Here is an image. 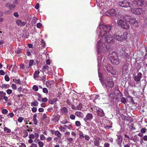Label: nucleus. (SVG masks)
<instances>
[{
    "mask_svg": "<svg viewBox=\"0 0 147 147\" xmlns=\"http://www.w3.org/2000/svg\"><path fill=\"white\" fill-rule=\"evenodd\" d=\"M112 27V26L100 24L97 28V33L99 36L103 37L109 32Z\"/></svg>",
    "mask_w": 147,
    "mask_h": 147,
    "instance_id": "f257e3e1",
    "label": "nucleus"
},
{
    "mask_svg": "<svg viewBox=\"0 0 147 147\" xmlns=\"http://www.w3.org/2000/svg\"><path fill=\"white\" fill-rule=\"evenodd\" d=\"M107 44L105 43L104 44V47L102 46V40L100 39L98 41L96 45V47L98 53L101 52H105L106 50L109 49L110 48V46L109 45H107Z\"/></svg>",
    "mask_w": 147,
    "mask_h": 147,
    "instance_id": "f03ea898",
    "label": "nucleus"
},
{
    "mask_svg": "<svg viewBox=\"0 0 147 147\" xmlns=\"http://www.w3.org/2000/svg\"><path fill=\"white\" fill-rule=\"evenodd\" d=\"M99 4L100 8L103 10L104 12H107L108 11L109 14L112 16H114L116 14V11L114 9L108 11V7H107V5L104 2H101L100 3H99Z\"/></svg>",
    "mask_w": 147,
    "mask_h": 147,
    "instance_id": "7ed1b4c3",
    "label": "nucleus"
},
{
    "mask_svg": "<svg viewBox=\"0 0 147 147\" xmlns=\"http://www.w3.org/2000/svg\"><path fill=\"white\" fill-rule=\"evenodd\" d=\"M104 68L105 70H106L108 74H111L113 75L116 74V72L113 67L110 64H107L104 66Z\"/></svg>",
    "mask_w": 147,
    "mask_h": 147,
    "instance_id": "20e7f679",
    "label": "nucleus"
},
{
    "mask_svg": "<svg viewBox=\"0 0 147 147\" xmlns=\"http://www.w3.org/2000/svg\"><path fill=\"white\" fill-rule=\"evenodd\" d=\"M117 23L118 25L121 26L122 28L128 29L129 28V24L123 20L120 19L118 21Z\"/></svg>",
    "mask_w": 147,
    "mask_h": 147,
    "instance_id": "39448f33",
    "label": "nucleus"
},
{
    "mask_svg": "<svg viewBox=\"0 0 147 147\" xmlns=\"http://www.w3.org/2000/svg\"><path fill=\"white\" fill-rule=\"evenodd\" d=\"M125 18L126 20H128L127 21H129L132 25L137 27L138 26V23L137 20L135 18H131L129 16H127L125 17Z\"/></svg>",
    "mask_w": 147,
    "mask_h": 147,
    "instance_id": "423d86ee",
    "label": "nucleus"
},
{
    "mask_svg": "<svg viewBox=\"0 0 147 147\" xmlns=\"http://www.w3.org/2000/svg\"><path fill=\"white\" fill-rule=\"evenodd\" d=\"M105 83L107 87L112 88L114 86V82L109 77H107L105 79Z\"/></svg>",
    "mask_w": 147,
    "mask_h": 147,
    "instance_id": "0eeeda50",
    "label": "nucleus"
},
{
    "mask_svg": "<svg viewBox=\"0 0 147 147\" xmlns=\"http://www.w3.org/2000/svg\"><path fill=\"white\" fill-rule=\"evenodd\" d=\"M119 5L121 7H131V4L127 1L126 0H123L119 2Z\"/></svg>",
    "mask_w": 147,
    "mask_h": 147,
    "instance_id": "6e6552de",
    "label": "nucleus"
},
{
    "mask_svg": "<svg viewBox=\"0 0 147 147\" xmlns=\"http://www.w3.org/2000/svg\"><path fill=\"white\" fill-rule=\"evenodd\" d=\"M131 11L133 14L136 15H139L143 12L142 9L140 8H132L131 9Z\"/></svg>",
    "mask_w": 147,
    "mask_h": 147,
    "instance_id": "1a4fd4ad",
    "label": "nucleus"
},
{
    "mask_svg": "<svg viewBox=\"0 0 147 147\" xmlns=\"http://www.w3.org/2000/svg\"><path fill=\"white\" fill-rule=\"evenodd\" d=\"M108 58L110 59L111 62L113 60V61L116 59H118V57L117 53L116 52H113L109 55Z\"/></svg>",
    "mask_w": 147,
    "mask_h": 147,
    "instance_id": "9d476101",
    "label": "nucleus"
},
{
    "mask_svg": "<svg viewBox=\"0 0 147 147\" xmlns=\"http://www.w3.org/2000/svg\"><path fill=\"white\" fill-rule=\"evenodd\" d=\"M105 40L108 43H112L113 42V40L112 36L109 34H107L105 35Z\"/></svg>",
    "mask_w": 147,
    "mask_h": 147,
    "instance_id": "9b49d317",
    "label": "nucleus"
},
{
    "mask_svg": "<svg viewBox=\"0 0 147 147\" xmlns=\"http://www.w3.org/2000/svg\"><path fill=\"white\" fill-rule=\"evenodd\" d=\"M126 48L125 46H123L121 48V50L119 52L120 55L122 57H126L127 53L125 52Z\"/></svg>",
    "mask_w": 147,
    "mask_h": 147,
    "instance_id": "f8f14e48",
    "label": "nucleus"
},
{
    "mask_svg": "<svg viewBox=\"0 0 147 147\" xmlns=\"http://www.w3.org/2000/svg\"><path fill=\"white\" fill-rule=\"evenodd\" d=\"M67 128L69 129H72V125L69 124L67 125H64L63 126H60L59 127V130L63 132H65V130H66Z\"/></svg>",
    "mask_w": 147,
    "mask_h": 147,
    "instance_id": "ddd939ff",
    "label": "nucleus"
},
{
    "mask_svg": "<svg viewBox=\"0 0 147 147\" xmlns=\"http://www.w3.org/2000/svg\"><path fill=\"white\" fill-rule=\"evenodd\" d=\"M93 117V116L92 114L90 113H88L86 114V117L84 119V120L87 123V121L92 119Z\"/></svg>",
    "mask_w": 147,
    "mask_h": 147,
    "instance_id": "4468645a",
    "label": "nucleus"
},
{
    "mask_svg": "<svg viewBox=\"0 0 147 147\" xmlns=\"http://www.w3.org/2000/svg\"><path fill=\"white\" fill-rule=\"evenodd\" d=\"M133 2L135 6H139L143 5V0H135Z\"/></svg>",
    "mask_w": 147,
    "mask_h": 147,
    "instance_id": "2eb2a0df",
    "label": "nucleus"
},
{
    "mask_svg": "<svg viewBox=\"0 0 147 147\" xmlns=\"http://www.w3.org/2000/svg\"><path fill=\"white\" fill-rule=\"evenodd\" d=\"M16 24L18 26L22 27L26 24V22L24 21H22L20 20H18L16 21Z\"/></svg>",
    "mask_w": 147,
    "mask_h": 147,
    "instance_id": "dca6fc26",
    "label": "nucleus"
},
{
    "mask_svg": "<svg viewBox=\"0 0 147 147\" xmlns=\"http://www.w3.org/2000/svg\"><path fill=\"white\" fill-rule=\"evenodd\" d=\"M142 77V73L140 72H139L138 73L137 75L134 77V79L136 82H139L140 80Z\"/></svg>",
    "mask_w": 147,
    "mask_h": 147,
    "instance_id": "f3484780",
    "label": "nucleus"
},
{
    "mask_svg": "<svg viewBox=\"0 0 147 147\" xmlns=\"http://www.w3.org/2000/svg\"><path fill=\"white\" fill-rule=\"evenodd\" d=\"M122 72L123 74H125L128 72V66L126 65H123L122 68Z\"/></svg>",
    "mask_w": 147,
    "mask_h": 147,
    "instance_id": "a211bd4d",
    "label": "nucleus"
},
{
    "mask_svg": "<svg viewBox=\"0 0 147 147\" xmlns=\"http://www.w3.org/2000/svg\"><path fill=\"white\" fill-rule=\"evenodd\" d=\"M96 113L97 115L100 117H102L105 115V114L103 110L100 108H99V109H98Z\"/></svg>",
    "mask_w": 147,
    "mask_h": 147,
    "instance_id": "6ab92c4d",
    "label": "nucleus"
},
{
    "mask_svg": "<svg viewBox=\"0 0 147 147\" xmlns=\"http://www.w3.org/2000/svg\"><path fill=\"white\" fill-rule=\"evenodd\" d=\"M101 140L100 138L97 137L95 138L94 141V144L95 146H98L100 145L99 140Z\"/></svg>",
    "mask_w": 147,
    "mask_h": 147,
    "instance_id": "aec40b11",
    "label": "nucleus"
},
{
    "mask_svg": "<svg viewBox=\"0 0 147 147\" xmlns=\"http://www.w3.org/2000/svg\"><path fill=\"white\" fill-rule=\"evenodd\" d=\"M117 138L116 140L117 144L119 145H120L123 140V138L120 135H117Z\"/></svg>",
    "mask_w": 147,
    "mask_h": 147,
    "instance_id": "412c9836",
    "label": "nucleus"
},
{
    "mask_svg": "<svg viewBox=\"0 0 147 147\" xmlns=\"http://www.w3.org/2000/svg\"><path fill=\"white\" fill-rule=\"evenodd\" d=\"M42 69L44 71L47 70L48 71V72L49 73H52V71L50 69L49 67V66L47 65H44L42 67Z\"/></svg>",
    "mask_w": 147,
    "mask_h": 147,
    "instance_id": "4be33fe9",
    "label": "nucleus"
},
{
    "mask_svg": "<svg viewBox=\"0 0 147 147\" xmlns=\"http://www.w3.org/2000/svg\"><path fill=\"white\" fill-rule=\"evenodd\" d=\"M39 71H36L35 72L34 74V78L35 79L37 80H38L40 79L39 77Z\"/></svg>",
    "mask_w": 147,
    "mask_h": 147,
    "instance_id": "5701e85b",
    "label": "nucleus"
},
{
    "mask_svg": "<svg viewBox=\"0 0 147 147\" xmlns=\"http://www.w3.org/2000/svg\"><path fill=\"white\" fill-rule=\"evenodd\" d=\"M55 136H57V137L56 139L58 140H60L61 139V134L58 131H56L55 132Z\"/></svg>",
    "mask_w": 147,
    "mask_h": 147,
    "instance_id": "b1692460",
    "label": "nucleus"
},
{
    "mask_svg": "<svg viewBox=\"0 0 147 147\" xmlns=\"http://www.w3.org/2000/svg\"><path fill=\"white\" fill-rule=\"evenodd\" d=\"M61 112L63 114H67L68 113V110L65 107H62L61 109Z\"/></svg>",
    "mask_w": 147,
    "mask_h": 147,
    "instance_id": "393cba45",
    "label": "nucleus"
},
{
    "mask_svg": "<svg viewBox=\"0 0 147 147\" xmlns=\"http://www.w3.org/2000/svg\"><path fill=\"white\" fill-rule=\"evenodd\" d=\"M75 115L79 118H82L84 117L83 114L80 111H76Z\"/></svg>",
    "mask_w": 147,
    "mask_h": 147,
    "instance_id": "a878e982",
    "label": "nucleus"
},
{
    "mask_svg": "<svg viewBox=\"0 0 147 147\" xmlns=\"http://www.w3.org/2000/svg\"><path fill=\"white\" fill-rule=\"evenodd\" d=\"M121 37V39H122L121 41H123L124 40H126L127 38V32H124L123 34L120 36Z\"/></svg>",
    "mask_w": 147,
    "mask_h": 147,
    "instance_id": "bb28decb",
    "label": "nucleus"
},
{
    "mask_svg": "<svg viewBox=\"0 0 147 147\" xmlns=\"http://www.w3.org/2000/svg\"><path fill=\"white\" fill-rule=\"evenodd\" d=\"M113 37L114 39L118 41H121V40H122V39H121V37L119 35L115 34L113 35Z\"/></svg>",
    "mask_w": 147,
    "mask_h": 147,
    "instance_id": "cd10ccee",
    "label": "nucleus"
},
{
    "mask_svg": "<svg viewBox=\"0 0 147 147\" xmlns=\"http://www.w3.org/2000/svg\"><path fill=\"white\" fill-rule=\"evenodd\" d=\"M111 62L114 65H117L119 64V58H118V59H116L113 61V60H112Z\"/></svg>",
    "mask_w": 147,
    "mask_h": 147,
    "instance_id": "c85d7f7f",
    "label": "nucleus"
},
{
    "mask_svg": "<svg viewBox=\"0 0 147 147\" xmlns=\"http://www.w3.org/2000/svg\"><path fill=\"white\" fill-rule=\"evenodd\" d=\"M6 93L3 92H0V100L3 99V98L5 96Z\"/></svg>",
    "mask_w": 147,
    "mask_h": 147,
    "instance_id": "c756f323",
    "label": "nucleus"
},
{
    "mask_svg": "<svg viewBox=\"0 0 147 147\" xmlns=\"http://www.w3.org/2000/svg\"><path fill=\"white\" fill-rule=\"evenodd\" d=\"M38 104V102L36 101L35 100L33 102H32L31 104V106L32 107L37 106Z\"/></svg>",
    "mask_w": 147,
    "mask_h": 147,
    "instance_id": "7c9ffc66",
    "label": "nucleus"
},
{
    "mask_svg": "<svg viewBox=\"0 0 147 147\" xmlns=\"http://www.w3.org/2000/svg\"><path fill=\"white\" fill-rule=\"evenodd\" d=\"M34 61L33 60H30L29 65L28 67V68H31V66L33 65Z\"/></svg>",
    "mask_w": 147,
    "mask_h": 147,
    "instance_id": "2f4dec72",
    "label": "nucleus"
},
{
    "mask_svg": "<svg viewBox=\"0 0 147 147\" xmlns=\"http://www.w3.org/2000/svg\"><path fill=\"white\" fill-rule=\"evenodd\" d=\"M99 108H98L94 106L92 107L91 108V109L92 111H94L96 113L97 111H98V109H99Z\"/></svg>",
    "mask_w": 147,
    "mask_h": 147,
    "instance_id": "473e14b6",
    "label": "nucleus"
},
{
    "mask_svg": "<svg viewBox=\"0 0 147 147\" xmlns=\"http://www.w3.org/2000/svg\"><path fill=\"white\" fill-rule=\"evenodd\" d=\"M4 131L7 133H10L11 132V130L7 128V127H5L4 128Z\"/></svg>",
    "mask_w": 147,
    "mask_h": 147,
    "instance_id": "72a5a7b5",
    "label": "nucleus"
},
{
    "mask_svg": "<svg viewBox=\"0 0 147 147\" xmlns=\"http://www.w3.org/2000/svg\"><path fill=\"white\" fill-rule=\"evenodd\" d=\"M23 137L24 138H26L28 136V133L26 130H24L23 133Z\"/></svg>",
    "mask_w": 147,
    "mask_h": 147,
    "instance_id": "f704fd0d",
    "label": "nucleus"
},
{
    "mask_svg": "<svg viewBox=\"0 0 147 147\" xmlns=\"http://www.w3.org/2000/svg\"><path fill=\"white\" fill-rule=\"evenodd\" d=\"M127 98L129 100V101H130L131 102L133 103V104H134L135 102H134L133 98L131 97L130 96H129L127 97Z\"/></svg>",
    "mask_w": 147,
    "mask_h": 147,
    "instance_id": "c9c22d12",
    "label": "nucleus"
},
{
    "mask_svg": "<svg viewBox=\"0 0 147 147\" xmlns=\"http://www.w3.org/2000/svg\"><path fill=\"white\" fill-rule=\"evenodd\" d=\"M121 102L124 104H125L126 102V99L124 97H123L121 98Z\"/></svg>",
    "mask_w": 147,
    "mask_h": 147,
    "instance_id": "e433bc0d",
    "label": "nucleus"
},
{
    "mask_svg": "<svg viewBox=\"0 0 147 147\" xmlns=\"http://www.w3.org/2000/svg\"><path fill=\"white\" fill-rule=\"evenodd\" d=\"M16 5H15L11 4L9 6V8L11 9H13L15 7H16Z\"/></svg>",
    "mask_w": 147,
    "mask_h": 147,
    "instance_id": "4c0bfd02",
    "label": "nucleus"
},
{
    "mask_svg": "<svg viewBox=\"0 0 147 147\" xmlns=\"http://www.w3.org/2000/svg\"><path fill=\"white\" fill-rule=\"evenodd\" d=\"M76 108L78 110H81L82 108V106L81 103H79V105L76 107Z\"/></svg>",
    "mask_w": 147,
    "mask_h": 147,
    "instance_id": "58836bf2",
    "label": "nucleus"
},
{
    "mask_svg": "<svg viewBox=\"0 0 147 147\" xmlns=\"http://www.w3.org/2000/svg\"><path fill=\"white\" fill-rule=\"evenodd\" d=\"M43 92L46 94H47L48 93V91L47 88H44L42 89Z\"/></svg>",
    "mask_w": 147,
    "mask_h": 147,
    "instance_id": "ea45409f",
    "label": "nucleus"
},
{
    "mask_svg": "<svg viewBox=\"0 0 147 147\" xmlns=\"http://www.w3.org/2000/svg\"><path fill=\"white\" fill-rule=\"evenodd\" d=\"M38 145L40 147H42L44 145V143L40 141L38 142Z\"/></svg>",
    "mask_w": 147,
    "mask_h": 147,
    "instance_id": "a19ab883",
    "label": "nucleus"
},
{
    "mask_svg": "<svg viewBox=\"0 0 147 147\" xmlns=\"http://www.w3.org/2000/svg\"><path fill=\"white\" fill-rule=\"evenodd\" d=\"M79 135L80 136V138L81 139L83 138H84V136L82 132L80 131L79 133Z\"/></svg>",
    "mask_w": 147,
    "mask_h": 147,
    "instance_id": "79ce46f5",
    "label": "nucleus"
},
{
    "mask_svg": "<svg viewBox=\"0 0 147 147\" xmlns=\"http://www.w3.org/2000/svg\"><path fill=\"white\" fill-rule=\"evenodd\" d=\"M32 88L34 90L36 91H37L38 89V87L35 85H34L33 86Z\"/></svg>",
    "mask_w": 147,
    "mask_h": 147,
    "instance_id": "37998d69",
    "label": "nucleus"
},
{
    "mask_svg": "<svg viewBox=\"0 0 147 147\" xmlns=\"http://www.w3.org/2000/svg\"><path fill=\"white\" fill-rule=\"evenodd\" d=\"M104 147H110V144L108 142H105L104 144Z\"/></svg>",
    "mask_w": 147,
    "mask_h": 147,
    "instance_id": "c03bdc74",
    "label": "nucleus"
},
{
    "mask_svg": "<svg viewBox=\"0 0 147 147\" xmlns=\"http://www.w3.org/2000/svg\"><path fill=\"white\" fill-rule=\"evenodd\" d=\"M76 125L77 127H79L81 125V123L80 121H76L75 122Z\"/></svg>",
    "mask_w": 147,
    "mask_h": 147,
    "instance_id": "a18cd8bd",
    "label": "nucleus"
},
{
    "mask_svg": "<svg viewBox=\"0 0 147 147\" xmlns=\"http://www.w3.org/2000/svg\"><path fill=\"white\" fill-rule=\"evenodd\" d=\"M14 82L16 83V84H21V81L19 79H18V80H15V81H14Z\"/></svg>",
    "mask_w": 147,
    "mask_h": 147,
    "instance_id": "49530a36",
    "label": "nucleus"
},
{
    "mask_svg": "<svg viewBox=\"0 0 147 147\" xmlns=\"http://www.w3.org/2000/svg\"><path fill=\"white\" fill-rule=\"evenodd\" d=\"M38 100L39 101H41L42 100V98L41 95L39 94L38 95Z\"/></svg>",
    "mask_w": 147,
    "mask_h": 147,
    "instance_id": "de8ad7c7",
    "label": "nucleus"
},
{
    "mask_svg": "<svg viewBox=\"0 0 147 147\" xmlns=\"http://www.w3.org/2000/svg\"><path fill=\"white\" fill-rule=\"evenodd\" d=\"M14 116V114L13 113H9L8 115L7 116L8 117L10 118H12Z\"/></svg>",
    "mask_w": 147,
    "mask_h": 147,
    "instance_id": "09e8293b",
    "label": "nucleus"
},
{
    "mask_svg": "<svg viewBox=\"0 0 147 147\" xmlns=\"http://www.w3.org/2000/svg\"><path fill=\"white\" fill-rule=\"evenodd\" d=\"M107 139H108V141L109 142H110L111 143H112L113 142V138L111 137L107 138Z\"/></svg>",
    "mask_w": 147,
    "mask_h": 147,
    "instance_id": "8fccbe9b",
    "label": "nucleus"
},
{
    "mask_svg": "<svg viewBox=\"0 0 147 147\" xmlns=\"http://www.w3.org/2000/svg\"><path fill=\"white\" fill-rule=\"evenodd\" d=\"M2 112L3 114H6L7 113L8 111L6 109H3L2 110Z\"/></svg>",
    "mask_w": 147,
    "mask_h": 147,
    "instance_id": "3c124183",
    "label": "nucleus"
},
{
    "mask_svg": "<svg viewBox=\"0 0 147 147\" xmlns=\"http://www.w3.org/2000/svg\"><path fill=\"white\" fill-rule=\"evenodd\" d=\"M75 118H76L75 116L74 115H73L72 114L70 115V118L72 120L75 119Z\"/></svg>",
    "mask_w": 147,
    "mask_h": 147,
    "instance_id": "603ef678",
    "label": "nucleus"
},
{
    "mask_svg": "<svg viewBox=\"0 0 147 147\" xmlns=\"http://www.w3.org/2000/svg\"><path fill=\"white\" fill-rule=\"evenodd\" d=\"M33 120L34 121V124L36 125L37 124V120L36 119V118H33Z\"/></svg>",
    "mask_w": 147,
    "mask_h": 147,
    "instance_id": "864d4df0",
    "label": "nucleus"
},
{
    "mask_svg": "<svg viewBox=\"0 0 147 147\" xmlns=\"http://www.w3.org/2000/svg\"><path fill=\"white\" fill-rule=\"evenodd\" d=\"M23 120L24 118L22 117H20L18 118V121L19 122L21 123Z\"/></svg>",
    "mask_w": 147,
    "mask_h": 147,
    "instance_id": "5fc2aeb1",
    "label": "nucleus"
},
{
    "mask_svg": "<svg viewBox=\"0 0 147 147\" xmlns=\"http://www.w3.org/2000/svg\"><path fill=\"white\" fill-rule=\"evenodd\" d=\"M99 97V96L98 95L94 94L93 96V98H94L95 100L97 99Z\"/></svg>",
    "mask_w": 147,
    "mask_h": 147,
    "instance_id": "6e6d98bb",
    "label": "nucleus"
},
{
    "mask_svg": "<svg viewBox=\"0 0 147 147\" xmlns=\"http://www.w3.org/2000/svg\"><path fill=\"white\" fill-rule=\"evenodd\" d=\"M45 138V136L43 134H41L40 135V139L42 140H44Z\"/></svg>",
    "mask_w": 147,
    "mask_h": 147,
    "instance_id": "4d7b16f0",
    "label": "nucleus"
},
{
    "mask_svg": "<svg viewBox=\"0 0 147 147\" xmlns=\"http://www.w3.org/2000/svg\"><path fill=\"white\" fill-rule=\"evenodd\" d=\"M19 3V2L17 0H14L13 2V4H14L16 5Z\"/></svg>",
    "mask_w": 147,
    "mask_h": 147,
    "instance_id": "13d9d810",
    "label": "nucleus"
},
{
    "mask_svg": "<svg viewBox=\"0 0 147 147\" xmlns=\"http://www.w3.org/2000/svg\"><path fill=\"white\" fill-rule=\"evenodd\" d=\"M21 51L22 50L21 49L18 48V49H16V52L17 54H19Z\"/></svg>",
    "mask_w": 147,
    "mask_h": 147,
    "instance_id": "bf43d9fd",
    "label": "nucleus"
},
{
    "mask_svg": "<svg viewBox=\"0 0 147 147\" xmlns=\"http://www.w3.org/2000/svg\"><path fill=\"white\" fill-rule=\"evenodd\" d=\"M29 138L30 139H34L35 138L34 135L32 134H30L29 135Z\"/></svg>",
    "mask_w": 147,
    "mask_h": 147,
    "instance_id": "052dcab7",
    "label": "nucleus"
},
{
    "mask_svg": "<svg viewBox=\"0 0 147 147\" xmlns=\"http://www.w3.org/2000/svg\"><path fill=\"white\" fill-rule=\"evenodd\" d=\"M5 80L7 81H9V76L7 75H6L5 76Z\"/></svg>",
    "mask_w": 147,
    "mask_h": 147,
    "instance_id": "680f3d73",
    "label": "nucleus"
},
{
    "mask_svg": "<svg viewBox=\"0 0 147 147\" xmlns=\"http://www.w3.org/2000/svg\"><path fill=\"white\" fill-rule=\"evenodd\" d=\"M41 42L42 44V46L43 47H45V43L44 40L42 39H41Z\"/></svg>",
    "mask_w": 147,
    "mask_h": 147,
    "instance_id": "e2e57ef3",
    "label": "nucleus"
},
{
    "mask_svg": "<svg viewBox=\"0 0 147 147\" xmlns=\"http://www.w3.org/2000/svg\"><path fill=\"white\" fill-rule=\"evenodd\" d=\"M32 110L33 112H36L37 110V109L36 107H33L32 109Z\"/></svg>",
    "mask_w": 147,
    "mask_h": 147,
    "instance_id": "0e129e2a",
    "label": "nucleus"
},
{
    "mask_svg": "<svg viewBox=\"0 0 147 147\" xmlns=\"http://www.w3.org/2000/svg\"><path fill=\"white\" fill-rule=\"evenodd\" d=\"M84 137L86 140H89L90 139L89 136L88 135H86Z\"/></svg>",
    "mask_w": 147,
    "mask_h": 147,
    "instance_id": "69168bd1",
    "label": "nucleus"
},
{
    "mask_svg": "<svg viewBox=\"0 0 147 147\" xmlns=\"http://www.w3.org/2000/svg\"><path fill=\"white\" fill-rule=\"evenodd\" d=\"M7 92L8 94H9L12 93V91L11 90L9 89L7 90Z\"/></svg>",
    "mask_w": 147,
    "mask_h": 147,
    "instance_id": "338daca9",
    "label": "nucleus"
},
{
    "mask_svg": "<svg viewBox=\"0 0 147 147\" xmlns=\"http://www.w3.org/2000/svg\"><path fill=\"white\" fill-rule=\"evenodd\" d=\"M30 147H37V146L36 144L33 143Z\"/></svg>",
    "mask_w": 147,
    "mask_h": 147,
    "instance_id": "774afa93",
    "label": "nucleus"
}]
</instances>
